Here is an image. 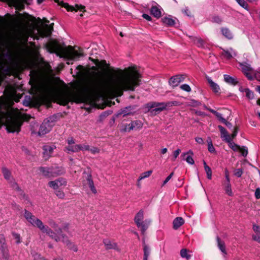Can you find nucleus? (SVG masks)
Instances as JSON below:
<instances>
[{
  "mask_svg": "<svg viewBox=\"0 0 260 260\" xmlns=\"http://www.w3.org/2000/svg\"><path fill=\"white\" fill-rule=\"evenodd\" d=\"M103 88L97 81H91L82 87L79 93L63 92L56 97L57 103L67 105L70 102L78 103L93 104L97 100L102 97Z\"/></svg>",
  "mask_w": 260,
  "mask_h": 260,
  "instance_id": "nucleus-1",
  "label": "nucleus"
},
{
  "mask_svg": "<svg viewBox=\"0 0 260 260\" xmlns=\"http://www.w3.org/2000/svg\"><path fill=\"white\" fill-rule=\"evenodd\" d=\"M120 72L121 75L112 80L107 87L109 93L115 96H121L124 90L134 91L141 82V75L135 67L120 70Z\"/></svg>",
  "mask_w": 260,
  "mask_h": 260,
  "instance_id": "nucleus-2",
  "label": "nucleus"
},
{
  "mask_svg": "<svg viewBox=\"0 0 260 260\" xmlns=\"http://www.w3.org/2000/svg\"><path fill=\"white\" fill-rule=\"evenodd\" d=\"M23 120L18 109H14L5 101H0V128L3 124L9 133H19Z\"/></svg>",
  "mask_w": 260,
  "mask_h": 260,
  "instance_id": "nucleus-3",
  "label": "nucleus"
},
{
  "mask_svg": "<svg viewBox=\"0 0 260 260\" xmlns=\"http://www.w3.org/2000/svg\"><path fill=\"white\" fill-rule=\"evenodd\" d=\"M47 47L50 52H58L62 57L69 60L78 59L83 56L82 53L78 52L72 47L69 46L64 48H61L55 42H50L48 44Z\"/></svg>",
  "mask_w": 260,
  "mask_h": 260,
  "instance_id": "nucleus-4",
  "label": "nucleus"
},
{
  "mask_svg": "<svg viewBox=\"0 0 260 260\" xmlns=\"http://www.w3.org/2000/svg\"><path fill=\"white\" fill-rule=\"evenodd\" d=\"M56 119V116L53 115L45 119L40 126L39 131L38 132L40 136H43L48 133L54 125Z\"/></svg>",
  "mask_w": 260,
  "mask_h": 260,
  "instance_id": "nucleus-5",
  "label": "nucleus"
},
{
  "mask_svg": "<svg viewBox=\"0 0 260 260\" xmlns=\"http://www.w3.org/2000/svg\"><path fill=\"white\" fill-rule=\"evenodd\" d=\"M242 72L249 80H253L254 79H258L259 72H254L251 66L247 62H240Z\"/></svg>",
  "mask_w": 260,
  "mask_h": 260,
  "instance_id": "nucleus-6",
  "label": "nucleus"
},
{
  "mask_svg": "<svg viewBox=\"0 0 260 260\" xmlns=\"http://www.w3.org/2000/svg\"><path fill=\"white\" fill-rule=\"evenodd\" d=\"M39 170L42 173L43 175L47 178L55 177L64 173L63 169L60 167H56L55 168L53 167H40Z\"/></svg>",
  "mask_w": 260,
  "mask_h": 260,
  "instance_id": "nucleus-7",
  "label": "nucleus"
},
{
  "mask_svg": "<svg viewBox=\"0 0 260 260\" xmlns=\"http://www.w3.org/2000/svg\"><path fill=\"white\" fill-rule=\"evenodd\" d=\"M144 212L141 210L136 214L135 217V222L139 228H141V232L143 234H144L148 227L150 221H143Z\"/></svg>",
  "mask_w": 260,
  "mask_h": 260,
  "instance_id": "nucleus-8",
  "label": "nucleus"
},
{
  "mask_svg": "<svg viewBox=\"0 0 260 260\" xmlns=\"http://www.w3.org/2000/svg\"><path fill=\"white\" fill-rule=\"evenodd\" d=\"M24 217L32 226L38 228L40 230L43 228L42 221L26 210H24Z\"/></svg>",
  "mask_w": 260,
  "mask_h": 260,
  "instance_id": "nucleus-9",
  "label": "nucleus"
},
{
  "mask_svg": "<svg viewBox=\"0 0 260 260\" xmlns=\"http://www.w3.org/2000/svg\"><path fill=\"white\" fill-rule=\"evenodd\" d=\"M55 2L58 3V4L61 7L66 8L68 11H75L77 12L79 11L82 13L80 14V16H83V13L85 11V7L81 5L76 4L75 7L69 5L68 3H64L62 1L60 2L59 0H54Z\"/></svg>",
  "mask_w": 260,
  "mask_h": 260,
  "instance_id": "nucleus-10",
  "label": "nucleus"
},
{
  "mask_svg": "<svg viewBox=\"0 0 260 260\" xmlns=\"http://www.w3.org/2000/svg\"><path fill=\"white\" fill-rule=\"evenodd\" d=\"M177 101H171L167 103H153L151 104L150 107L154 108L155 112H160L165 110L167 107H172L173 106L178 105Z\"/></svg>",
  "mask_w": 260,
  "mask_h": 260,
  "instance_id": "nucleus-11",
  "label": "nucleus"
},
{
  "mask_svg": "<svg viewBox=\"0 0 260 260\" xmlns=\"http://www.w3.org/2000/svg\"><path fill=\"white\" fill-rule=\"evenodd\" d=\"M40 230L44 233H46L51 238L54 240L55 241L58 242L60 240V237L62 238L60 234L61 232H59V234L53 232L48 226L43 224V228L40 229Z\"/></svg>",
  "mask_w": 260,
  "mask_h": 260,
  "instance_id": "nucleus-12",
  "label": "nucleus"
},
{
  "mask_svg": "<svg viewBox=\"0 0 260 260\" xmlns=\"http://www.w3.org/2000/svg\"><path fill=\"white\" fill-rule=\"evenodd\" d=\"M67 185V181L66 179L60 178L54 181L49 182L48 185L49 187L52 188L53 189L56 190L59 187L62 186H66Z\"/></svg>",
  "mask_w": 260,
  "mask_h": 260,
  "instance_id": "nucleus-13",
  "label": "nucleus"
},
{
  "mask_svg": "<svg viewBox=\"0 0 260 260\" xmlns=\"http://www.w3.org/2000/svg\"><path fill=\"white\" fill-rule=\"evenodd\" d=\"M185 79V77L183 75H177L172 77L169 81V84L173 87L177 86L179 84L183 81Z\"/></svg>",
  "mask_w": 260,
  "mask_h": 260,
  "instance_id": "nucleus-14",
  "label": "nucleus"
},
{
  "mask_svg": "<svg viewBox=\"0 0 260 260\" xmlns=\"http://www.w3.org/2000/svg\"><path fill=\"white\" fill-rule=\"evenodd\" d=\"M56 148L54 145H46L43 146V157L45 159H48L52 155L53 150Z\"/></svg>",
  "mask_w": 260,
  "mask_h": 260,
  "instance_id": "nucleus-15",
  "label": "nucleus"
},
{
  "mask_svg": "<svg viewBox=\"0 0 260 260\" xmlns=\"http://www.w3.org/2000/svg\"><path fill=\"white\" fill-rule=\"evenodd\" d=\"M61 237L62 242L66 244L70 249L72 250L74 252H77L78 251V248L77 246L75 245L74 243H72L66 235H62Z\"/></svg>",
  "mask_w": 260,
  "mask_h": 260,
  "instance_id": "nucleus-16",
  "label": "nucleus"
},
{
  "mask_svg": "<svg viewBox=\"0 0 260 260\" xmlns=\"http://www.w3.org/2000/svg\"><path fill=\"white\" fill-rule=\"evenodd\" d=\"M193 155V153L191 150H189L186 152L182 153L181 155L183 157V159L185 160L188 164L191 165H193L194 163V161L192 158Z\"/></svg>",
  "mask_w": 260,
  "mask_h": 260,
  "instance_id": "nucleus-17",
  "label": "nucleus"
},
{
  "mask_svg": "<svg viewBox=\"0 0 260 260\" xmlns=\"http://www.w3.org/2000/svg\"><path fill=\"white\" fill-rule=\"evenodd\" d=\"M9 257V254L6 244L0 245V257L3 259L7 260Z\"/></svg>",
  "mask_w": 260,
  "mask_h": 260,
  "instance_id": "nucleus-18",
  "label": "nucleus"
},
{
  "mask_svg": "<svg viewBox=\"0 0 260 260\" xmlns=\"http://www.w3.org/2000/svg\"><path fill=\"white\" fill-rule=\"evenodd\" d=\"M218 128L220 130L221 138L226 142L232 139L230 135L228 134L227 131L221 125H218Z\"/></svg>",
  "mask_w": 260,
  "mask_h": 260,
  "instance_id": "nucleus-19",
  "label": "nucleus"
},
{
  "mask_svg": "<svg viewBox=\"0 0 260 260\" xmlns=\"http://www.w3.org/2000/svg\"><path fill=\"white\" fill-rule=\"evenodd\" d=\"M224 81L227 84L235 86L238 83V81L236 77H232L229 75L225 74L223 75Z\"/></svg>",
  "mask_w": 260,
  "mask_h": 260,
  "instance_id": "nucleus-20",
  "label": "nucleus"
},
{
  "mask_svg": "<svg viewBox=\"0 0 260 260\" xmlns=\"http://www.w3.org/2000/svg\"><path fill=\"white\" fill-rule=\"evenodd\" d=\"M206 79L213 91L216 93H219L220 90L219 86L214 82L210 77H207Z\"/></svg>",
  "mask_w": 260,
  "mask_h": 260,
  "instance_id": "nucleus-21",
  "label": "nucleus"
},
{
  "mask_svg": "<svg viewBox=\"0 0 260 260\" xmlns=\"http://www.w3.org/2000/svg\"><path fill=\"white\" fill-rule=\"evenodd\" d=\"M103 243L107 249H115L119 251V249L116 243L111 242L108 239H104Z\"/></svg>",
  "mask_w": 260,
  "mask_h": 260,
  "instance_id": "nucleus-22",
  "label": "nucleus"
},
{
  "mask_svg": "<svg viewBox=\"0 0 260 260\" xmlns=\"http://www.w3.org/2000/svg\"><path fill=\"white\" fill-rule=\"evenodd\" d=\"M143 123L140 120H135L128 124L129 130L138 129L142 127Z\"/></svg>",
  "mask_w": 260,
  "mask_h": 260,
  "instance_id": "nucleus-23",
  "label": "nucleus"
},
{
  "mask_svg": "<svg viewBox=\"0 0 260 260\" xmlns=\"http://www.w3.org/2000/svg\"><path fill=\"white\" fill-rule=\"evenodd\" d=\"M184 223V220L181 217H177L175 218L173 222V229L177 230Z\"/></svg>",
  "mask_w": 260,
  "mask_h": 260,
  "instance_id": "nucleus-24",
  "label": "nucleus"
},
{
  "mask_svg": "<svg viewBox=\"0 0 260 260\" xmlns=\"http://www.w3.org/2000/svg\"><path fill=\"white\" fill-rule=\"evenodd\" d=\"M86 180L87 181V183L89 185V187L90 188V190L93 193L95 194L97 192V191H96V189L94 185V183H93V180L92 178V176L91 174L87 175Z\"/></svg>",
  "mask_w": 260,
  "mask_h": 260,
  "instance_id": "nucleus-25",
  "label": "nucleus"
},
{
  "mask_svg": "<svg viewBox=\"0 0 260 260\" xmlns=\"http://www.w3.org/2000/svg\"><path fill=\"white\" fill-rule=\"evenodd\" d=\"M193 43L196 45L198 47H203L204 46V41L200 38L196 37L189 36V37Z\"/></svg>",
  "mask_w": 260,
  "mask_h": 260,
  "instance_id": "nucleus-26",
  "label": "nucleus"
},
{
  "mask_svg": "<svg viewBox=\"0 0 260 260\" xmlns=\"http://www.w3.org/2000/svg\"><path fill=\"white\" fill-rule=\"evenodd\" d=\"M223 55L227 59H230L232 58L233 56L236 55V53L235 51L232 49L230 48L229 50L223 51Z\"/></svg>",
  "mask_w": 260,
  "mask_h": 260,
  "instance_id": "nucleus-27",
  "label": "nucleus"
},
{
  "mask_svg": "<svg viewBox=\"0 0 260 260\" xmlns=\"http://www.w3.org/2000/svg\"><path fill=\"white\" fill-rule=\"evenodd\" d=\"M223 185L224 186V189L226 194H227L228 196H231V197L233 196V193L232 191L230 181V182L225 181L223 184Z\"/></svg>",
  "mask_w": 260,
  "mask_h": 260,
  "instance_id": "nucleus-28",
  "label": "nucleus"
},
{
  "mask_svg": "<svg viewBox=\"0 0 260 260\" xmlns=\"http://www.w3.org/2000/svg\"><path fill=\"white\" fill-rule=\"evenodd\" d=\"M133 109V108L132 106L126 107L123 109H121L119 111L118 114H122L123 117L128 115L132 114V110Z\"/></svg>",
  "mask_w": 260,
  "mask_h": 260,
  "instance_id": "nucleus-29",
  "label": "nucleus"
},
{
  "mask_svg": "<svg viewBox=\"0 0 260 260\" xmlns=\"http://www.w3.org/2000/svg\"><path fill=\"white\" fill-rule=\"evenodd\" d=\"M2 173L5 179L8 181H10L12 178L11 172L7 168H2Z\"/></svg>",
  "mask_w": 260,
  "mask_h": 260,
  "instance_id": "nucleus-30",
  "label": "nucleus"
},
{
  "mask_svg": "<svg viewBox=\"0 0 260 260\" xmlns=\"http://www.w3.org/2000/svg\"><path fill=\"white\" fill-rule=\"evenodd\" d=\"M78 145H68L64 148V151L69 153L70 152H78Z\"/></svg>",
  "mask_w": 260,
  "mask_h": 260,
  "instance_id": "nucleus-31",
  "label": "nucleus"
},
{
  "mask_svg": "<svg viewBox=\"0 0 260 260\" xmlns=\"http://www.w3.org/2000/svg\"><path fill=\"white\" fill-rule=\"evenodd\" d=\"M191 251L183 248L180 250V255L182 258H186L188 260L191 257Z\"/></svg>",
  "mask_w": 260,
  "mask_h": 260,
  "instance_id": "nucleus-32",
  "label": "nucleus"
},
{
  "mask_svg": "<svg viewBox=\"0 0 260 260\" xmlns=\"http://www.w3.org/2000/svg\"><path fill=\"white\" fill-rule=\"evenodd\" d=\"M150 12L151 14L156 18H159L161 16V12L156 6L152 7Z\"/></svg>",
  "mask_w": 260,
  "mask_h": 260,
  "instance_id": "nucleus-33",
  "label": "nucleus"
},
{
  "mask_svg": "<svg viewBox=\"0 0 260 260\" xmlns=\"http://www.w3.org/2000/svg\"><path fill=\"white\" fill-rule=\"evenodd\" d=\"M221 30L222 35L228 39L233 38V34L228 28L223 27Z\"/></svg>",
  "mask_w": 260,
  "mask_h": 260,
  "instance_id": "nucleus-34",
  "label": "nucleus"
},
{
  "mask_svg": "<svg viewBox=\"0 0 260 260\" xmlns=\"http://www.w3.org/2000/svg\"><path fill=\"white\" fill-rule=\"evenodd\" d=\"M144 249V260H148L150 254V249L146 244H143Z\"/></svg>",
  "mask_w": 260,
  "mask_h": 260,
  "instance_id": "nucleus-35",
  "label": "nucleus"
},
{
  "mask_svg": "<svg viewBox=\"0 0 260 260\" xmlns=\"http://www.w3.org/2000/svg\"><path fill=\"white\" fill-rule=\"evenodd\" d=\"M217 243H218V246L219 249L225 255L226 254L224 242L223 241H221L218 237H217Z\"/></svg>",
  "mask_w": 260,
  "mask_h": 260,
  "instance_id": "nucleus-36",
  "label": "nucleus"
},
{
  "mask_svg": "<svg viewBox=\"0 0 260 260\" xmlns=\"http://www.w3.org/2000/svg\"><path fill=\"white\" fill-rule=\"evenodd\" d=\"M228 143L229 146L234 151H237L238 150H239L240 148V146L238 145L237 144H235L232 140V139L230 140V141H228L227 142Z\"/></svg>",
  "mask_w": 260,
  "mask_h": 260,
  "instance_id": "nucleus-37",
  "label": "nucleus"
},
{
  "mask_svg": "<svg viewBox=\"0 0 260 260\" xmlns=\"http://www.w3.org/2000/svg\"><path fill=\"white\" fill-rule=\"evenodd\" d=\"M162 21L164 24L168 26H172L175 24L174 20L172 18L169 17H164L162 19Z\"/></svg>",
  "mask_w": 260,
  "mask_h": 260,
  "instance_id": "nucleus-38",
  "label": "nucleus"
},
{
  "mask_svg": "<svg viewBox=\"0 0 260 260\" xmlns=\"http://www.w3.org/2000/svg\"><path fill=\"white\" fill-rule=\"evenodd\" d=\"M208 142V151L211 153L215 152V149L214 147L211 139L210 137H208L207 139Z\"/></svg>",
  "mask_w": 260,
  "mask_h": 260,
  "instance_id": "nucleus-39",
  "label": "nucleus"
},
{
  "mask_svg": "<svg viewBox=\"0 0 260 260\" xmlns=\"http://www.w3.org/2000/svg\"><path fill=\"white\" fill-rule=\"evenodd\" d=\"M89 59H91L96 66H99L100 67H106L107 66V63L105 60H102L101 62H99L98 59H92L90 57H89Z\"/></svg>",
  "mask_w": 260,
  "mask_h": 260,
  "instance_id": "nucleus-40",
  "label": "nucleus"
},
{
  "mask_svg": "<svg viewBox=\"0 0 260 260\" xmlns=\"http://www.w3.org/2000/svg\"><path fill=\"white\" fill-rule=\"evenodd\" d=\"M210 112H211L212 113L214 114L217 118L220 120L221 122L223 123L225 122V119H224L222 116V114L219 112H216L214 110H210Z\"/></svg>",
  "mask_w": 260,
  "mask_h": 260,
  "instance_id": "nucleus-41",
  "label": "nucleus"
},
{
  "mask_svg": "<svg viewBox=\"0 0 260 260\" xmlns=\"http://www.w3.org/2000/svg\"><path fill=\"white\" fill-rule=\"evenodd\" d=\"M152 171L151 170H150V171L145 172L142 173L139 178V180H141L146 178L149 177L151 175V174H152Z\"/></svg>",
  "mask_w": 260,
  "mask_h": 260,
  "instance_id": "nucleus-42",
  "label": "nucleus"
},
{
  "mask_svg": "<svg viewBox=\"0 0 260 260\" xmlns=\"http://www.w3.org/2000/svg\"><path fill=\"white\" fill-rule=\"evenodd\" d=\"M245 95L249 100H252L254 98V93L253 91L247 88L246 89Z\"/></svg>",
  "mask_w": 260,
  "mask_h": 260,
  "instance_id": "nucleus-43",
  "label": "nucleus"
},
{
  "mask_svg": "<svg viewBox=\"0 0 260 260\" xmlns=\"http://www.w3.org/2000/svg\"><path fill=\"white\" fill-rule=\"evenodd\" d=\"M78 151H86L89 150V145L84 144H78Z\"/></svg>",
  "mask_w": 260,
  "mask_h": 260,
  "instance_id": "nucleus-44",
  "label": "nucleus"
},
{
  "mask_svg": "<svg viewBox=\"0 0 260 260\" xmlns=\"http://www.w3.org/2000/svg\"><path fill=\"white\" fill-rule=\"evenodd\" d=\"M211 21L213 23H216L218 24H220L222 20V19L218 16H214L212 18Z\"/></svg>",
  "mask_w": 260,
  "mask_h": 260,
  "instance_id": "nucleus-45",
  "label": "nucleus"
},
{
  "mask_svg": "<svg viewBox=\"0 0 260 260\" xmlns=\"http://www.w3.org/2000/svg\"><path fill=\"white\" fill-rule=\"evenodd\" d=\"M239 151L241 152L242 156L246 157L248 154V149L245 146H242Z\"/></svg>",
  "mask_w": 260,
  "mask_h": 260,
  "instance_id": "nucleus-46",
  "label": "nucleus"
},
{
  "mask_svg": "<svg viewBox=\"0 0 260 260\" xmlns=\"http://www.w3.org/2000/svg\"><path fill=\"white\" fill-rule=\"evenodd\" d=\"M205 170L206 172L208 179H211L212 173L211 168L209 167H206Z\"/></svg>",
  "mask_w": 260,
  "mask_h": 260,
  "instance_id": "nucleus-47",
  "label": "nucleus"
},
{
  "mask_svg": "<svg viewBox=\"0 0 260 260\" xmlns=\"http://www.w3.org/2000/svg\"><path fill=\"white\" fill-rule=\"evenodd\" d=\"M50 225L51 226L52 228H53L56 232H57L58 234H59V232H61V229L60 228H58V229L57 230V224L55 222H54V221L50 222Z\"/></svg>",
  "mask_w": 260,
  "mask_h": 260,
  "instance_id": "nucleus-48",
  "label": "nucleus"
},
{
  "mask_svg": "<svg viewBox=\"0 0 260 260\" xmlns=\"http://www.w3.org/2000/svg\"><path fill=\"white\" fill-rule=\"evenodd\" d=\"M14 239L16 240V243L17 244H19L21 243V237L20 234L16 233H12Z\"/></svg>",
  "mask_w": 260,
  "mask_h": 260,
  "instance_id": "nucleus-49",
  "label": "nucleus"
},
{
  "mask_svg": "<svg viewBox=\"0 0 260 260\" xmlns=\"http://www.w3.org/2000/svg\"><path fill=\"white\" fill-rule=\"evenodd\" d=\"M180 88L186 92H190L191 91L190 87L187 84H184L180 86Z\"/></svg>",
  "mask_w": 260,
  "mask_h": 260,
  "instance_id": "nucleus-50",
  "label": "nucleus"
},
{
  "mask_svg": "<svg viewBox=\"0 0 260 260\" xmlns=\"http://www.w3.org/2000/svg\"><path fill=\"white\" fill-rule=\"evenodd\" d=\"M55 194L59 199H63L64 197V192L60 190L56 189L55 191Z\"/></svg>",
  "mask_w": 260,
  "mask_h": 260,
  "instance_id": "nucleus-51",
  "label": "nucleus"
},
{
  "mask_svg": "<svg viewBox=\"0 0 260 260\" xmlns=\"http://www.w3.org/2000/svg\"><path fill=\"white\" fill-rule=\"evenodd\" d=\"M243 174L242 170L241 169H236L235 171L234 175L237 177H240Z\"/></svg>",
  "mask_w": 260,
  "mask_h": 260,
  "instance_id": "nucleus-52",
  "label": "nucleus"
},
{
  "mask_svg": "<svg viewBox=\"0 0 260 260\" xmlns=\"http://www.w3.org/2000/svg\"><path fill=\"white\" fill-rule=\"evenodd\" d=\"M88 151H90L91 153L93 154L98 153L100 152L99 149L95 147H92L91 148L89 147V150H88Z\"/></svg>",
  "mask_w": 260,
  "mask_h": 260,
  "instance_id": "nucleus-53",
  "label": "nucleus"
},
{
  "mask_svg": "<svg viewBox=\"0 0 260 260\" xmlns=\"http://www.w3.org/2000/svg\"><path fill=\"white\" fill-rule=\"evenodd\" d=\"M237 2L243 8L246 9L247 8L246 3L244 0H236Z\"/></svg>",
  "mask_w": 260,
  "mask_h": 260,
  "instance_id": "nucleus-54",
  "label": "nucleus"
},
{
  "mask_svg": "<svg viewBox=\"0 0 260 260\" xmlns=\"http://www.w3.org/2000/svg\"><path fill=\"white\" fill-rule=\"evenodd\" d=\"M181 152V150L180 149H177L175 151L173 152V160H175V159L178 156L179 153Z\"/></svg>",
  "mask_w": 260,
  "mask_h": 260,
  "instance_id": "nucleus-55",
  "label": "nucleus"
},
{
  "mask_svg": "<svg viewBox=\"0 0 260 260\" xmlns=\"http://www.w3.org/2000/svg\"><path fill=\"white\" fill-rule=\"evenodd\" d=\"M237 133L238 128L237 127H235L234 128V131H233L232 134L231 135V136H230L232 140L236 137Z\"/></svg>",
  "mask_w": 260,
  "mask_h": 260,
  "instance_id": "nucleus-56",
  "label": "nucleus"
},
{
  "mask_svg": "<svg viewBox=\"0 0 260 260\" xmlns=\"http://www.w3.org/2000/svg\"><path fill=\"white\" fill-rule=\"evenodd\" d=\"M173 175V172L171 173L166 178V179L164 180L163 183H162V186L165 185L171 179V178L172 177Z\"/></svg>",
  "mask_w": 260,
  "mask_h": 260,
  "instance_id": "nucleus-57",
  "label": "nucleus"
},
{
  "mask_svg": "<svg viewBox=\"0 0 260 260\" xmlns=\"http://www.w3.org/2000/svg\"><path fill=\"white\" fill-rule=\"evenodd\" d=\"M254 195H255V197L256 199H260V188H257L255 189Z\"/></svg>",
  "mask_w": 260,
  "mask_h": 260,
  "instance_id": "nucleus-58",
  "label": "nucleus"
},
{
  "mask_svg": "<svg viewBox=\"0 0 260 260\" xmlns=\"http://www.w3.org/2000/svg\"><path fill=\"white\" fill-rule=\"evenodd\" d=\"M253 230L256 233H260V227L256 224H253Z\"/></svg>",
  "mask_w": 260,
  "mask_h": 260,
  "instance_id": "nucleus-59",
  "label": "nucleus"
},
{
  "mask_svg": "<svg viewBox=\"0 0 260 260\" xmlns=\"http://www.w3.org/2000/svg\"><path fill=\"white\" fill-rule=\"evenodd\" d=\"M182 12L184 13L187 16H190L191 13L187 8H185L184 9L182 10Z\"/></svg>",
  "mask_w": 260,
  "mask_h": 260,
  "instance_id": "nucleus-60",
  "label": "nucleus"
},
{
  "mask_svg": "<svg viewBox=\"0 0 260 260\" xmlns=\"http://www.w3.org/2000/svg\"><path fill=\"white\" fill-rule=\"evenodd\" d=\"M67 142H68V145H74L75 143V140H74V139L73 138H69L67 140Z\"/></svg>",
  "mask_w": 260,
  "mask_h": 260,
  "instance_id": "nucleus-61",
  "label": "nucleus"
},
{
  "mask_svg": "<svg viewBox=\"0 0 260 260\" xmlns=\"http://www.w3.org/2000/svg\"><path fill=\"white\" fill-rule=\"evenodd\" d=\"M195 141L200 144H204V140L201 137H196L195 138Z\"/></svg>",
  "mask_w": 260,
  "mask_h": 260,
  "instance_id": "nucleus-62",
  "label": "nucleus"
},
{
  "mask_svg": "<svg viewBox=\"0 0 260 260\" xmlns=\"http://www.w3.org/2000/svg\"><path fill=\"white\" fill-rule=\"evenodd\" d=\"M142 17H143V18L146 19L148 21H151V17L148 14H143L142 15Z\"/></svg>",
  "mask_w": 260,
  "mask_h": 260,
  "instance_id": "nucleus-63",
  "label": "nucleus"
},
{
  "mask_svg": "<svg viewBox=\"0 0 260 260\" xmlns=\"http://www.w3.org/2000/svg\"><path fill=\"white\" fill-rule=\"evenodd\" d=\"M252 238L254 241H257L259 243H260V236L258 235H253L252 236Z\"/></svg>",
  "mask_w": 260,
  "mask_h": 260,
  "instance_id": "nucleus-64",
  "label": "nucleus"
}]
</instances>
